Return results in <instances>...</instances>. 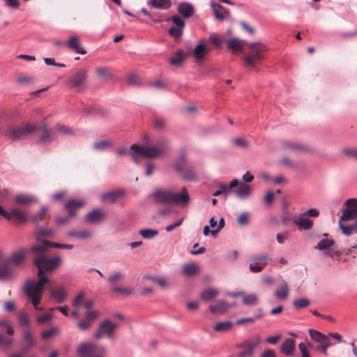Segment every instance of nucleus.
<instances>
[{"instance_id": "f257e3e1", "label": "nucleus", "mask_w": 357, "mask_h": 357, "mask_svg": "<svg viewBox=\"0 0 357 357\" xmlns=\"http://www.w3.org/2000/svg\"><path fill=\"white\" fill-rule=\"evenodd\" d=\"M31 252L35 254L34 264L38 267V281L28 280L24 286V291L31 300L36 310H43L38 307L42 298L44 286L49 282L48 278L44 275L45 271H50L56 268L61 261V257L56 256L49 258L47 248L43 244L33 245Z\"/></svg>"}, {"instance_id": "f03ea898", "label": "nucleus", "mask_w": 357, "mask_h": 357, "mask_svg": "<svg viewBox=\"0 0 357 357\" xmlns=\"http://www.w3.org/2000/svg\"><path fill=\"white\" fill-rule=\"evenodd\" d=\"M169 146V141L162 138L154 145H139L133 144L130 153L132 160L139 164L142 158L152 159L161 158L165 155Z\"/></svg>"}, {"instance_id": "7ed1b4c3", "label": "nucleus", "mask_w": 357, "mask_h": 357, "mask_svg": "<svg viewBox=\"0 0 357 357\" xmlns=\"http://www.w3.org/2000/svg\"><path fill=\"white\" fill-rule=\"evenodd\" d=\"M155 202L162 204H175L182 206H186L190 201V196L185 188H183L181 193H175L172 190L158 189L153 194Z\"/></svg>"}, {"instance_id": "20e7f679", "label": "nucleus", "mask_w": 357, "mask_h": 357, "mask_svg": "<svg viewBox=\"0 0 357 357\" xmlns=\"http://www.w3.org/2000/svg\"><path fill=\"white\" fill-rule=\"evenodd\" d=\"M107 347L93 342L80 343L76 349L77 357H105Z\"/></svg>"}, {"instance_id": "39448f33", "label": "nucleus", "mask_w": 357, "mask_h": 357, "mask_svg": "<svg viewBox=\"0 0 357 357\" xmlns=\"http://www.w3.org/2000/svg\"><path fill=\"white\" fill-rule=\"evenodd\" d=\"M36 130V126L30 123H24L22 125L10 127L5 134L13 141H20L26 139Z\"/></svg>"}, {"instance_id": "423d86ee", "label": "nucleus", "mask_w": 357, "mask_h": 357, "mask_svg": "<svg viewBox=\"0 0 357 357\" xmlns=\"http://www.w3.org/2000/svg\"><path fill=\"white\" fill-rule=\"evenodd\" d=\"M248 47L250 52L245 58V63L247 66L253 67L264 59L266 49L261 43H250Z\"/></svg>"}, {"instance_id": "0eeeda50", "label": "nucleus", "mask_w": 357, "mask_h": 357, "mask_svg": "<svg viewBox=\"0 0 357 357\" xmlns=\"http://www.w3.org/2000/svg\"><path fill=\"white\" fill-rule=\"evenodd\" d=\"M84 205V202L78 199H70L65 205V208L68 211V216L56 218L55 222L57 225H66L69 222L70 218L76 216V211Z\"/></svg>"}, {"instance_id": "6e6552de", "label": "nucleus", "mask_w": 357, "mask_h": 357, "mask_svg": "<svg viewBox=\"0 0 357 357\" xmlns=\"http://www.w3.org/2000/svg\"><path fill=\"white\" fill-rule=\"evenodd\" d=\"M87 77L88 71L86 69H79L69 78V83L76 91H82L86 86Z\"/></svg>"}, {"instance_id": "1a4fd4ad", "label": "nucleus", "mask_w": 357, "mask_h": 357, "mask_svg": "<svg viewBox=\"0 0 357 357\" xmlns=\"http://www.w3.org/2000/svg\"><path fill=\"white\" fill-rule=\"evenodd\" d=\"M344 205L346 208L344 209L342 215L340 216L339 225L342 224V221H350L355 220L354 222H357V199H349Z\"/></svg>"}, {"instance_id": "9d476101", "label": "nucleus", "mask_w": 357, "mask_h": 357, "mask_svg": "<svg viewBox=\"0 0 357 357\" xmlns=\"http://www.w3.org/2000/svg\"><path fill=\"white\" fill-rule=\"evenodd\" d=\"M261 342V339L259 335H255L245 340L241 345L243 350L238 354V357L252 356L254 354V350L260 344Z\"/></svg>"}, {"instance_id": "9b49d317", "label": "nucleus", "mask_w": 357, "mask_h": 357, "mask_svg": "<svg viewBox=\"0 0 357 357\" xmlns=\"http://www.w3.org/2000/svg\"><path fill=\"white\" fill-rule=\"evenodd\" d=\"M117 327V324L113 323L109 320H105L99 325L94 337L96 339H100L103 337L111 338Z\"/></svg>"}, {"instance_id": "f8f14e48", "label": "nucleus", "mask_w": 357, "mask_h": 357, "mask_svg": "<svg viewBox=\"0 0 357 357\" xmlns=\"http://www.w3.org/2000/svg\"><path fill=\"white\" fill-rule=\"evenodd\" d=\"M270 259L267 255H257L250 257L249 269L252 273H259L266 266Z\"/></svg>"}, {"instance_id": "ddd939ff", "label": "nucleus", "mask_w": 357, "mask_h": 357, "mask_svg": "<svg viewBox=\"0 0 357 357\" xmlns=\"http://www.w3.org/2000/svg\"><path fill=\"white\" fill-rule=\"evenodd\" d=\"M0 215L8 220H16L18 222L23 223L27 220L26 213L21 209L13 208L10 211H5L0 205Z\"/></svg>"}, {"instance_id": "4468645a", "label": "nucleus", "mask_w": 357, "mask_h": 357, "mask_svg": "<svg viewBox=\"0 0 357 357\" xmlns=\"http://www.w3.org/2000/svg\"><path fill=\"white\" fill-rule=\"evenodd\" d=\"M16 275L14 267L9 261L0 260V280H13Z\"/></svg>"}, {"instance_id": "2eb2a0df", "label": "nucleus", "mask_w": 357, "mask_h": 357, "mask_svg": "<svg viewBox=\"0 0 357 357\" xmlns=\"http://www.w3.org/2000/svg\"><path fill=\"white\" fill-rule=\"evenodd\" d=\"M98 317V312L97 311L86 312L85 317L77 321V328L81 331L88 330Z\"/></svg>"}, {"instance_id": "dca6fc26", "label": "nucleus", "mask_w": 357, "mask_h": 357, "mask_svg": "<svg viewBox=\"0 0 357 357\" xmlns=\"http://www.w3.org/2000/svg\"><path fill=\"white\" fill-rule=\"evenodd\" d=\"M37 130L40 134V141L43 143H50L56 137L55 133L49 129L44 122L37 126Z\"/></svg>"}, {"instance_id": "f3484780", "label": "nucleus", "mask_w": 357, "mask_h": 357, "mask_svg": "<svg viewBox=\"0 0 357 357\" xmlns=\"http://www.w3.org/2000/svg\"><path fill=\"white\" fill-rule=\"evenodd\" d=\"M26 255V251L25 250H20L13 252L10 257L6 260L9 261L13 267H20L23 265Z\"/></svg>"}, {"instance_id": "a211bd4d", "label": "nucleus", "mask_w": 357, "mask_h": 357, "mask_svg": "<svg viewBox=\"0 0 357 357\" xmlns=\"http://www.w3.org/2000/svg\"><path fill=\"white\" fill-rule=\"evenodd\" d=\"M35 345L36 341L32 333L30 331H26L21 341L22 351L20 352H23L25 356V352L30 350Z\"/></svg>"}, {"instance_id": "6ab92c4d", "label": "nucleus", "mask_w": 357, "mask_h": 357, "mask_svg": "<svg viewBox=\"0 0 357 357\" xmlns=\"http://www.w3.org/2000/svg\"><path fill=\"white\" fill-rule=\"evenodd\" d=\"M68 47L74 52L85 54L86 51L81 46V43L77 36H73L66 42Z\"/></svg>"}, {"instance_id": "aec40b11", "label": "nucleus", "mask_w": 357, "mask_h": 357, "mask_svg": "<svg viewBox=\"0 0 357 357\" xmlns=\"http://www.w3.org/2000/svg\"><path fill=\"white\" fill-rule=\"evenodd\" d=\"M293 222L299 227L300 229L308 230L312 227L313 221L305 216L303 214L300 215L293 219Z\"/></svg>"}, {"instance_id": "412c9836", "label": "nucleus", "mask_w": 357, "mask_h": 357, "mask_svg": "<svg viewBox=\"0 0 357 357\" xmlns=\"http://www.w3.org/2000/svg\"><path fill=\"white\" fill-rule=\"evenodd\" d=\"M67 290L63 287H59L50 290V297L54 299L58 303H62L67 297Z\"/></svg>"}, {"instance_id": "4be33fe9", "label": "nucleus", "mask_w": 357, "mask_h": 357, "mask_svg": "<svg viewBox=\"0 0 357 357\" xmlns=\"http://www.w3.org/2000/svg\"><path fill=\"white\" fill-rule=\"evenodd\" d=\"M15 202L19 205L29 206L36 203L37 199L31 195L19 194L15 197Z\"/></svg>"}, {"instance_id": "5701e85b", "label": "nucleus", "mask_w": 357, "mask_h": 357, "mask_svg": "<svg viewBox=\"0 0 357 357\" xmlns=\"http://www.w3.org/2000/svg\"><path fill=\"white\" fill-rule=\"evenodd\" d=\"M93 234L89 230H76L71 229L68 231L67 236L70 238H74L80 240H86L92 236Z\"/></svg>"}, {"instance_id": "b1692460", "label": "nucleus", "mask_w": 357, "mask_h": 357, "mask_svg": "<svg viewBox=\"0 0 357 357\" xmlns=\"http://www.w3.org/2000/svg\"><path fill=\"white\" fill-rule=\"evenodd\" d=\"M211 6L216 19L223 20L227 17L229 12L222 6L217 3H212Z\"/></svg>"}, {"instance_id": "393cba45", "label": "nucleus", "mask_w": 357, "mask_h": 357, "mask_svg": "<svg viewBox=\"0 0 357 357\" xmlns=\"http://www.w3.org/2000/svg\"><path fill=\"white\" fill-rule=\"evenodd\" d=\"M185 59L186 54L185 52L181 50H178L170 58L169 63L174 66L179 67L182 66Z\"/></svg>"}, {"instance_id": "a878e982", "label": "nucleus", "mask_w": 357, "mask_h": 357, "mask_svg": "<svg viewBox=\"0 0 357 357\" xmlns=\"http://www.w3.org/2000/svg\"><path fill=\"white\" fill-rule=\"evenodd\" d=\"M105 218V213L101 210L96 208L89 212L86 215V220L89 223H96Z\"/></svg>"}, {"instance_id": "bb28decb", "label": "nucleus", "mask_w": 357, "mask_h": 357, "mask_svg": "<svg viewBox=\"0 0 357 357\" xmlns=\"http://www.w3.org/2000/svg\"><path fill=\"white\" fill-rule=\"evenodd\" d=\"M123 195L122 191H112L104 193L101 195V200L103 202L114 203Z\"/></svg>"}, {"instance_id": "cd10ccee", "label": "nucleus", "mask_w": 357, "mask_h": 357, "mask_svg": "<svg viewBox=\"0 0 357 357\" xmlns=\"http://www.w3.org/2000/svg\"><path fill=\"white\" fill-rule=\"evenodd\" d=\"M296 342L293 339H287L281 345V352L287 356L293 355Z\"/></svg>"}, {"instance_id": "c85d7f7f", "label": "nucleus", "mask_w": 357, "mask_h": 357, "mask_svg": "<svg viewBox=\"0 0 357 357\" xmlns=\"http://www.w3.org/2000/svg\"><path fill=\"white\" fill-rule=\"evenodd\" d=\"M207 52L206 45L204 43H199L193 50L192 55L197 61H201L206 56Z\"/></svg>"}, {"instance_id": "c756f323", "label": "nucleus", "mask_w": 357, "mask_h": 357, "mask_svg": "<svg viewBox=\"0 0 357 357\" xmlns=\"http://www.w3.org/2000/svg\"><path fill=\"white\" fill-rule=\"evenodd\" d=\"M245 43L238 38H231L227 41V47L234 52H241Z\"/></svg>"}, {"instance_id": "7c9ffc66", "label": "nucleus", "mask_w": 357, "mask_h": 357, "mask_svg": "<svg viewBox=\"0 0 357 357\" xmlns=\"http://www.w3.org/2000/svg\"><path fill=\"white\" fill-rule=\"evenodd\" d=\"M175 169L177 172L182 173V176L185 180L193 181L195 178L194 171L190 168H182V167L176 162L174 164Z\"/></svg>"}, {"instance_id": "2f4dec72", "label": "nucleus", "mask_w": 357, "mask_h": 357, "mask_svg": "<svg viewBox=\"0 0 357 357\" xmlns=\"http://www.w3.org/2000/svg\"><path fill=\"white\" fill-rule=\"evenodd\" d=\"M230 307H231V305L225 301H218L217 303L211 305L209 310L213 313H223L225 312Z\"/></svg>"}, {"instance_id": "473e14b6", "label": "nucleus", "mask_w": 357, "mask_h": 357, "mask_svg": "<svg viewBox=\"0 0 357 357\" xmlns=\"http://www.w3.org/2000/svg\"><path fill=\"white\" fill-rule=\"evenodd\" d=\"M251 187L245 183H240L236 195L240 199H246L251 195Z\"/></svg>"}, {"instance_id": "72a5a7b5", "label": "nucleus", "mask_w": 357, "mask_h": 357, "mask_svg": "<svg viewBox=\"0 0 357 357\" xmlns=\"http://www.w3.org/2000/svg\"><path fill=\"white\" fill-rule=\"evenodd\" d=\"M282 146L284 149L287 150H290L296 152H305L307 151V148L305 147L303 145L293 142H283Z\"/></svg>"}, {"instance_id": "f704fd0d", "label": "nucleus", "mask_w": 357, "mask_h": 357, "mask_svg": "<svg viewBox=\"0 0 357 357\" xmlns=\"http://www.w3.org/2000/svg\"><path fill=\"white\" fill-rule=\"evenodd\" d=\"M112 144L113 142L112 140L106 139L95 142L92 146L94 150L102 151L109 149Z\"/></svg>"}, {"instance_id": "c9c22d12", "label": "nucleus", "mask_w": 357, "mask_h": 357, "mask_svg": "<svg viewBox=\"0 0 357 357\" xmlns=\"http://www.w3.org/2000/svg\"><path fill=\"white\" fill-rule=\"evenodd\" d=\"M289 296L287 284L283 282L275 290V296L279 300H284Z\"/></svg>"}, {"instance_id": "e433bc0d", "label": "nucleus", "mask_w": 357, "mask_h": 357, "mask_svg": "<svg viewBox=\"0 0 357 357\" xmlns=\"http://www.w3.org/2000/svg\"><path fill=\"white\" fill-rule=\"evenodd\" d=\"M335 245V241L333 239H321L315 246V249L326 251L327 253L330 249Z\"/></svg>"}, {"instance_id": "4c0bfd02", "label": "nucleus", "mask_w": 357, "mask_h": 357, "mask_svg": "<svg viewBox=\"0 0 357 357\" xmlns=\"http://www.w3.org/2000/svg\"><path fill=\"white\" fill-rule=\"evenodd\" d=\"M112 291L125 296H128L135 294V289L131 287L112 286Z\"/></svg>"}, {"instance_id": "58836bf2", "label": "nucleus", "mask_w": 357, "mask_h": 357, "mask_svg": "<svg viewBox=\"0 0 357 357\" xmlns=\"http://www.w3.org/2000/svg\"><path fill=\"white\" fill-rule=\"evenodd\" d=\"M178 13L184 17H189L193 13V7L188 3H182L178 8Z\"/></svg>"}, {"instance_id": "ea45409f", "label": "nucleus", "mask_w": 357, "mask_h": 357, "mask_svg": "<svg viewBox=\"0 0 357 357\" xmlns=\"http://www.w3.org/2000/svg\"><path fill=\"white\" fill-rule=\"evenodd\" d=\"M149 3L155 8L167 9L171 6L170 0H149Z\"/></svg>"}, {"instance_id": "a19ab883", "label": "nucleus", "mask_w": 357, "mask_h": 357, "mask_svg": "<svg viewBox=\"0 0 357 357\" xmlns=\"http://www.w3.org/2000/svg\"><path fill=\"white\" fill-rule=\"evenodd\" d=\"M218 294L219 291L218 289L208 288L202 292L201 298L204 301H208L216 297Z\"/></svg>"}, {"instance_id": "79ce46f5", "label": "nucleus", "mask_w": 357, "mask_h": 357, "mask_svg": "<svg viewBox=\"0 0 357 357\" xmlns=\"http://www.w3.org/2000/svg\"><path fill=\"white\" fill-rule=\"evenodd\" d=\"M183 271L186 275H194L199 271V267L196 264H185L183 265Z\"/></svg>"}, {"instance_id": "37998d69", "label": "nucleus", "mask_w": 357, "mask_h": 357, "mask_svg": "<svg viewBox=\"0 0 357 357\" xmlns=\"http://www.w3.org/2000/svg\"><path fill=\"white\" fill-rule=\"evenodd\" d=\"M125 278V273L122 271H116L110 274L107 280L109 283L112 285L114 284L117 282H120Z\"/></svg>"}, {"instance_id": "c03bdc74", "label": "nucleus", "mask_w": 357, "mask_h": 357, "mask_svg": "<svg viewBox=\"0 0 357 357\" xmlns=\"http://www.w3.org/2000/svg\"><path fill=\"white\" fill-rule=\"evenodd\" d=\"M309 334L311 338L319 344H323L327 335L314 329H310Z\"/></svg>"}, {"instance_id": "a18cd8bd", "label": "nucleus", "mask_w": 357, "mask_h": 357, "mask_svg": "<svg viewBox=\"0 0 357 357\" xmlns=\"http://www.w3.org/2000/svg\"><path fill=\"white\" fill-rule=\"evenodd\" d=\"M309 334L311 338L319 344H323L327 335L314 329H310Z\"/></svg>"}, {"instance_id": "49530a36", "label": "nucleus", "mask_w": 357, "mask_h": 357, "mask_svg": "<svg viewBox=\"0 0 357 357\" xmlns=\"http://www.w3.org/2000/svg\"><path fill=\"white\" fill-rule=\"evenodd\" d=\"M259 298L255 294H243L242 298L243 303L246 305H253L257 303Z\"/></svg>"}, {"instance_id": "de8ad7c7", "label": "nucleus", "mask_w": 357, "mask_h": 357, "mask_svg": "<svg viewBox=\"0 0 357 357\" xmlns=\"http://www.w3.org/2000/svg\"><path fill=\"white\" fill-rule=\"evenodd\" d=\"M47 211L48 208L47 206H42L39 212L31 218V221L35 224L39 223L41 220H43L45 218Z\"/></svg>"}, {"instance_id": "09e8293b", "label": "nucleus", "mask_w": 357, "mask_h": 357, "mask_svg": "<svg viewBox=\"0 0 357 357\" xmlns=\"http://www.w3.org/2000/svg\"><path fill=\"white\" fill-rule=\"evenodd\" d=\"M97 75L105 80H109L113 78V75L107 68H98L96 70Z\"/></svg>"}, {"instance_id": "8fccbe9b", "label": "nucleus", "mask_w": 357, "mask_h": 357, "mask_svg": "<svg viewBox=\"0 0 357 357\" xmlns=\"http://www.w3.org/2000/svg\"><path fill=\"white\" fill-rule=\"evenodd\" d=\"M340 227L342 229V233L346 236H350L353 233H357V222H354L349 226H344L342 224H340Z\"/></svg>"}, {"instance_id": "3c124183", "label": "nucleus", "mask_w": 357, "mask_h": 357, "mask_svg": "<svg viewBox=\"0 0 357 357\" xmlns=\"http://www.w3.org/2000/svg\"><path fill=\"white\" fill-rule=\"evenodd\" d=\"M232 327L231 321L218 322L215 324L214 330L218 332L229 331Z\"/></svg>"}, {"instance_id": "603ef678", "label": "nucleus", "mask_w": 357, "mask_h": 357, "mask_svg": "<svg viewBox=\"0 0 357 357\" xmlns=\"http://www.w3.org/2000/svg\"><path fill=\"white\" fill-rule=\"evenodd\" d=\"M43 245H45L47 248L48 247H51V248H61V249H72L73 248V245L61 244V243H52L47 240L43 241Z\"/></svg>"}, {"instance_id": "864d4df0", "label": "nucleus", "mask_w": 357, "mask_h": 357, "mask_svg": "<svg viewBox=\"0 0 357 357\" xmlns=\"http://www.w3.org/2000/svg\"><path fill=\"white\" fill-rule=\"evenodd\" d=\"M54 234V231L52 229H47L44 227L38 228L36 233L38 239H40L43 237L51 236Z\"/></svg>"}, {"instance_id": "5fc2aeb1", "label": "nucleus", "mask_w": 357, "mask_h": 357, "mask_svg": "<svg viewBox=\"0 0 357 357\" xmlns=\"http://www.w3.org/2000/svg\"><path fill=\"white\" fill-rule=\"evenodd\" d=\"M139 234L146 239H151L158 234V231L155 229H146L139 231Z\"/></svg>"}, {"instance_id": "6e6d98bb", "label": "nucleus", "mask_w": 357, "mask_h": 357, "mask_svg": "<svg viewBox=\"0 0 357 357\" xmlns=\"http://www.w3.org/2000/svg\"><path fill=\"white\" fill-rule=\"evenodd\" d=\"M342 153L348 158L357 159V148L345 147L341 150Z\"/></svg>"}, {"instance_id": "4d7b16f0", "label": "nucleus", "mask_w": 357, "mask_h": 357, "mask_svg": "<svg viewBox=\"0 0 357 357\" xmlns=\"http://www.w3.org/2000/svg\"><path fill=\"white\" fill-rule=\"evenodd\" d=\"M263 317L262 314H258L254 317H246L239 319L236 321L238 325L243 324L245 323H254L257 319H261Z\"/></svg>"}, {"instance_id": "13d9d810", "label": "nucleus", "mask_w": 357, "mask_h": 357, "mask_svg": "<svg viewBox=\"0 0 357 357\" xmlns=\"http://www.w3.org/2000/svg\"><path fill=\"white\" fill-rule=\"evenodd\" d=\"M59 333V329L57 328H52L47 331H45L42 333L41 337L43 340H47L50 338Z\"/></svg>"}, {"instance_id": "bf43d9fd", "label": "nucleus", "mask_w": 357, "mask_h": 357, "mask_svg": "<svg viewBox=\"0 0 357 357\" xmlns=\"http://www.w3.org/2000/svg\"><path fill=\"white\" fill-rule=\"evenodd\" d=\"M183 29L178 26H172L169 29V33L175 39H178L183 33Z\"/></svg>"}, {"instance_id": "052dcab7", "label": "nucleus", "mask_w": 357, "mask_h": 357, "mask_svg": "<svg viewBox=\"0 0 357 357\" xmlns=\"http://www.w3.org/2000/svg\"><path fill=\"white\" fill-rule=\"evenodd\" d=\"M0 327L1 328H6V333L8 335H13L14 333L13 328L12 326L10 325V322L7 319H2L0 320Z\"/></svg>"}, {"instance_id": "680f3d73", "label": "nucleus", "mask_w": 357, "mask_h": 357, "mask_svg": "<svg viewBox=\"0 0 357 357\" xmlns=\"http://www.w3.org/2000/svg\"><path fill=\"white\" fill-rule=\"evenodd\" d=\"M293 305L297 309L304 308L310 305V301L306 298H301L294 301Z\"/></svg>"}, {"instance_id": "e2e57ef3", "label": "nucleus", "mask_w": 357, "mask_h": 357, "mask_svg": "<svg viewBox=\"0 0 357 357\" xmlns=\"http://www.w3.org/2000/svg\"><path fill=\"white\" fill-rule=\"evenodd\" d=\"M52 318V313H45L43 314H41L37 318V322L40 324H46L51 321Z\"/></svg>"}, {"instance_id": "0e129e2a", "label": "nucleus", "mask_w": 357, "mask_h": 357, "mask_svg": "<svg viewBox=\"0 0 357 357\" xmlns=\"http://www.w3.org/2000/svg\"><path fill=\"white\" fill-rule=\"evenodd\" d=\"M127 82L133 86H137L140 84V79L138 75L130 74L128 76Z\"/></svg>"}, {"instance_id": "69168bd1", "label": "nucleus", "mask_w": 357, "mask_h": 357, "mask_svg": "<svg viewBox=\"0 0 357 357\" xmlns=\"http://www.w3.org/2000/svg\"><path fill=\"white\" fill-rule=\"evenodd\" d=\"M153 126L158 130H164L166 126V121L163 119L155 118L153 121Z\"/></svg>"}, {"instance_id": "338daca9", "label": "nucleus", "mask_w": 357, "mask_h": 357, "mask_svg": "<svg viewBox=\"0 0 357 357\" xmlns=\"http://www.w3.org/2000/svg\"><path fill=\"white\" fill-rule=\"evenodd\" d=\"M249 220V215L246 213H243L240 214L238 218L237 222L240 225H245L248 224Z\"/></svg>"}, {"instance_id": "774afa93", "label": "nucleus", "mask_w": 357, "mask_h": 357, "mask_svg": "<svg viewBox=\"0 0 357 357\" xmlns=\"http://www.w3.org/2000/svg\"><path fill=\"white\" fill-rule=\"evenodd\" d=\"M274 197L275 195L273 192H267L264 199V204L268 206L271 205L273 202Z\"/></svg>"}]
</instances>
